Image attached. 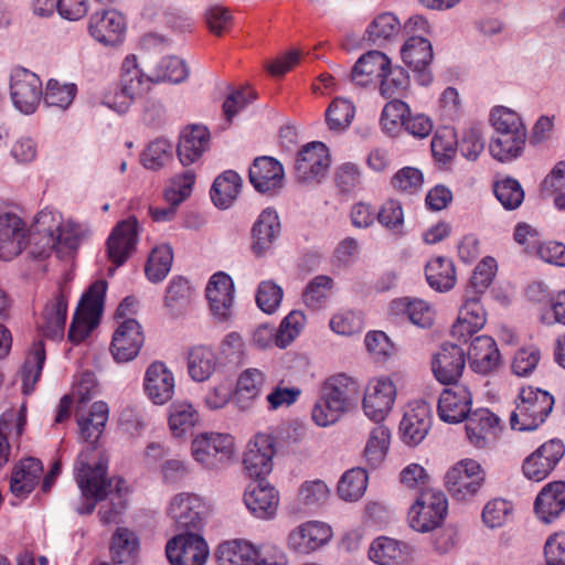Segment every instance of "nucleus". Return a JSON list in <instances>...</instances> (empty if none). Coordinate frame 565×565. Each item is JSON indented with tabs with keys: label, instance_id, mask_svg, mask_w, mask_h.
I'll list each match as a JSON object with an SVG mask.
<instances>
[{
	"label": "nucleus",
	"instance_id": "1",
	"mask_svg": "<svg viewBox=\"0 0 565 565\" xmlns=\"http://www.w3.org/2000/svg\"><path fill=\"white\" fill-rule=\"evenodd\" d=\"M95 456V449H88L78 456L77 483L86 499L102 501L109 497V500L100 505L98 516L103 524L117 523L126 509V492L121 488L122 480L117 479L115 489H113V480L106 477V463L103 458L98 457L97 461L90 463Z\"/></svg>",
	"mask_w": 565,
	"mask_h": 565
},
{
	"label": "nucleus",
	"instance_id": "2",
	"mask_svg": "<svg viewBox=\"0 0 565 565\" xmlns=\"http://www.w3.org/2000/svg\"><path fill=\"white\" fill-rule=\"evenodd\" d=\"M153 83V75L143 74L138 67L136 56H127L121 64L119 83L105 94L104 103L118 113H125L132 100L143 96Z\"/></svg>",
	"mask_w": 565,
	"mask_h": 565
},
{
	"label": "nucleus",
	"instance_id": "3",
	"mask_svg": "<svg viewBox=\"0 0 565 565\" xmlns=\"http://www.w3.org/2000/svg\"><path fill=\"white\" fill-rule=\"evenodd\" d=\"M52 218L51 213L41 212L32 230L15 214L0 215V259L11 260L22 253L35 234L46 232L43 226Z\"/></svg>",
	"mask_w": 565,
	"mask_h": 565
},
{
	"label": "nucleus",
	"instance_id": "4",
	"mask_svg": "<svg viewBox=\"0 0 565 565\" xmlns=\"http://www.w3.org/2000/svg\"><path fill=\"white\" fill-rule=\"evenodd\" d=\"M554 398L546 391L532 386L521 387L515 399V408L510 416L512 429H536L552 412Z\"/></svg>",
	"mask_w": 565,
	"mask_h": 565
},
{
	"label": "nucleus",
	"instance_id": "5",
	"mask_svg": "<svg viewBox=\"0 0 565 565\" xmlns=\"http://www.w3.org/2000/svg\"><path fill=\"white\" fill-rule=\"evenodd\" d=\"M447 512L448 500L443 491L423 489L409 508V525L418 532L433 531L443 524Z\"/></svg>",
	"mask_w": 565,
	"mask_h": 565
},
{
	"label": "nucleus",
	"instance_id": "6",
	"mask_svg": "<svg viewBox=\"0 0 565 565\" xmlns=\"http://www.w3.org/2000/svg\"><path fill=\"white\" fill-rule=\"evenodd\" d=\"M105 292L106 284L104 281H96L82 297L68 331V340L72 343H81L98 326L103 312Z\"/></svg>",
	"mask_w": 565,
	"mask_h": 565
},
{
	"label": "nucleus",
	"instance_id": "7",
	"mask_svg": "<svg viewBox=\"0 0 565 565\" xmlns=\"http://www.w3.org/2000/svg\"><path fill=\"white\" fill-rule=\"evenodd\" d=\"M486 481V471L475 459L466 458L452 465L444 477V483L457 501L473 498Z\"/></svg>",
	"mask_w": 565,
	"mask_h": 565
},
{
	"label": "nucleus",
	"instance_id": "8",
	"mask_svg": "<svg viewBox=\"0 0 565 565\" xmlns=\"http://www.w3.org/2000/svg\"><path fill=\"white\" fill-rule=\"evenodd\" d=\"M191 452L194 460L203 467L217 469L231 460L234 440L226 434L203 433L192 440Z\"/></svg>",
	"mask_w": 565,
	"mask_h": 565
},
{
	"label": "nucleus",
	"instance_id": "9",
	"mask_svg": "<svg viewBox=\"0 0 565 565\" xmlns=\"http://www.w3.org/2000/svg\"><path fill=\"white\" fill-rule=\"evenodd\" d=\"M10 95L21 113L32 114L43 97L42 82L35 73L17 67L11 73Z\"/></svg>",
	"mask_w": 565,
	"mask_h": 565
},
{
	"label": "nucleus",
	"instance_id": "10",
	"mask_svg": "<svg viewBox=\"0 0 565 565\" xmlns=\"http://www.w3.org/2000/svg\"><path fill=\"white\" fill-rule=\"evenodd\" d=\"M330 166L328 148L322 142H311L301 148L295 161V177L300 183H319Z\"/></svg>",
	"mask_w": 565,
	"mask_h": 565
},
{
	"label": "nucleus",
	"instance_id": "11",
	"mask_svg": "<svg viewBox=\"0 0 565 565\" xmlns=\"http://www.w3.org/2000/svg\"><path fill=\"white\" fill-rule=\"evenodd\" d=\"M145 343V333L138 320L120 321L116 324L109 351L118 363L135 360Z\"/></svg>",
	"mask_w": 565,
	"mask_h": 565
},
{
	"label": "nucleus",
	"instance_id": "12",
	"mask_svg": "<svg viewBox=\"0 0 565 565\" xmlns=\"http://www.w3.org/2000/svg\"><path fill=\"white\" fill-rule=\"evenodd\" d=\"M166 554L171 565H204L209 547L202 536L185 533L174 536L167 543Z\"/></svg>",
	"mask_w": 565,
	"mask_h": 565
},
{
	"label": "nucleus",
	"instance_id": "13",
	"mask_svg": "<svg viewBox=\"0 0 565 565\" xmlns=\"http://www.w3.org/2000/svg\"><path fill=\"white\" fill-rule=\"evenodd\" d=\"M565 447L558 439H551L527 456L522 465L524 476L532 481L544 480L564 457Z\"/></svg>",
	"mask_w": 565,
	"mask_h": 565
},
{
	"label": "nucleus",
	"instance_id": "14",
	"mask_svg": "<svg viewBox=\"0 0 565 565\" xmlns=\"http://www.w3.org/2000/svg\"><path fill=\"white\" fill-rule=\"evenodd\" d=\"M207 514L209 505L193 493L174 495L169 507V515L181 529L200 530Z\"/></svg>",
	"mask_w": 565,
	"mask_h": 565
},
{
	"label": "nucleus",
	"instance_id": "15",
	"mask_svg": "<svg viewBox=\"0 0 565 565\" xmlns=\"http://www.w3.org/2000/svg\"><path fill=\"white\" fill-rule=\"evenodd\" d=\"M396 398V386L388 377L374 379L367 384L363 409L374 422L383 420L391 412Z\"/></svg>",
	"mask_w": 565,
	"mask_h": 565
},
{
	"label": "nucleus",
	"instance_id": "16",
	"mask_svg": "<svg viewBox=\"0 0 565 565\" xmlns=\"http://www.w3.org/2000/svg\"><path fill=\"white\" fill-rule=\"evenodd\" d=\"M138 242V222L129 217L119 222L111 231L106 252L108 259L116 266H121L135 252Z\"/></svg>",
	"mask_w": 565,
	"mask_h": 565
},
{
	"label": "nucleus",
	"instance_id": "17",
	"mask_svg": "<svg viewBox=\"0 0 565 565\" xmlns=\"http://www.w3.org/2000/svg\"><path fill=\"white\" fill-rule=\"evenodd\" d=\"M472 394L466 385H452L439 395L437 413L441 420L450 424L461 423L471 414Z\"/></svg>",
	"mask_w": 565,
	"mask_h": 565
},
{
	"label": "nucleus",
	"instance_id": "18",
	"mask_svg": "<svg viewBox=\"0 0 565 565\" xmlns=\"http://www.w3.org/2000/svg\"><path fill=\"white\" fill-rule=\"evenodd\" d=\"M275 454L274 438L267 434H257L247 444L243 466L250 478H263L273 469Z\"/></svg>",
	"mask_w": 565,
	"mask_h": 565
},
{
	"label": "nucleus",
	"instance_id": "19",
	"mask_svg": "<svg viewBox=\"0 0 565 565\" xmlns=\"http://www.w3.org/2000/svg\"><path fill=\"white\" fill-rule=\"evenodd\" d=\"M465 367L466 353L456 344L441 347L431 360L433 374L444 385H459Z\"/></svg>",
	"mask_w": 565,
	"mask_h": 565
},
{
	"label": "nucleus",
	"instance_id": "20",
	"mask_svg": "<svg viewBox=\"0 0 565 565\" xmlns=\"http://www.w3.org/2000/svg\"><path fill=\"white\" fill-rule=\"evenodd\" d=\"M487 322V312L480 297H466L459 309L457 320L451 327V337L459 342H467L480 331Z\"/></svg>",
	"mask_w": 565,
	"mask_h": 565
},
{
	"label": "nucleus",
	"instance_id": "21",
	"mask_svg": "<svg viewBox=\"0 0 565 565\" xmlns=\"http://www.w3.org/2000/svg\"><path fill=\"white\" fill-rule=\"evenodd\" d=\"M502 429L500 418L488 408L473 411L466 422L469 441L477 448L492 445Z\"/></svg>",
	"mask_w": 565,
	"mask_h": 565
},
{
	"label": "nucleus",
	"instance_id": "22",
	"mask_svg": "<svg viewBox=\"0 0 565 565\" xmlns=\"http://www.w3.org/2000/svg\"><path fill=\"white\" fill-rule=\"evenodd\" d=\"M332 537L331 527L320 521H308L288 535V545L297 553L308 554L328 543Z\"/></svg>",
	"mask_w": 565,
	"mask_h": 565
},
{
	"label": "nucleus",
	"instance_id": "23",
	"mask_svg": "<svg viewBox=\"0 0 565 565\" xmlns=\"http://www.w3.org/2000/svg\"><path fill=\"white\" fill-rule=\"evenodd\" d=\"M281 163L271 157H258L249 168V181L260 193L273 194L284 185Z\"/></svg>",
	"mask_w": 565,
	"mask_h": 565
},
{
	"label": "nucleus",
	"instance_id": "24",
	"mask_svg": "<svg viewBox=\"0 0 565 565\" xmlns=\"http://www.w3.org/2000/svg\"><path fill=\"white\" fill-rule=\"evenodd\" d=\"M125 30V18L116 10L97 11L89 19L90 35L106 45L121 42Z\"/></svg>",
	"mask_w": 565,
	"mask_h": 565
},
{
	"label": "nucleus",
	"instance_id": "25",
	"mask_svg": "<svg viewBox=\"0 0 565 565\" xmlns=\"http://www.w3.org/2000/svg\"><path fill=\"white\" fill-rule=\"evenodd\" d=\"M66 315L67 294L61 288L45 305L41 318L38 321L39 330L46 338H62L66 323Z\"/></svg>",
	"mask_w": 565,
	"mask_h": 565
},
{
	"label": "nucleus",
	"instance_id": "26",
	"mask_svg": "<svg viewBox=\"0 0 565 565\" xmlns=\"http://www.w3.org/2000/svg\"><path fill=\"white\" fill-rule=\"evenodd\" d=\"M145 391L149 398L162 405L170 401L174 393V377L162 362L151 363L145 375Z\"/></svg>",
	"mask_w": 565,
	"mask_h": 565
},
{
	"label": "nucleus",
	"instance_id": "27",
	"mask_svg": "<svg viewBox=\"0 0 565 565\" xmlns=\"http://www.w3.org/2000/svg\"><path fill=\"white\" fill-rule=\"evenodd\" d=\"M468 359L472 371L482 375L494 372L501 363L498 345L488 335H479L472 340L468 351Z\"/></svg>",
	"mask_w": 565,
	"mask_h": 565
},
{
	"label": "nucleus",
	"instance_id": "28",
	"mask_svg": "<svg viewBox=\"0 0 565 565\" xmlns=\"http://www.w3.org/2000/svg\"><path fill=\"white\" fill-rule=\"evenodd\" d=\"M43 466L39 459L24 458L17 462L11 471L10 491L17 498L28 497L39 484Z\"/></svg>",
	"mask_w": 565,
	"mask_h": 565
},
{
	"label": "nucleus",
	"instance_id": "29",
	"mask_svg": "<svg viewBox=\"0 0 565 565\" xmlns=\"http://www.w3.org/2000/svg\"><path fill=\"white\" fill-rule=\"evenodd\" d=\"M244 502L247 509L257 518H273L278 509L279 493L267 482L259 481L250 486L245 494Z\"/></svg>",
	"mask_w": 565,
	"mask_h": 565
},
{
	"label": "nucleus",
	"instance_id": "30",
	"mask_svg": "<svg viewBox=\"0 0 565 565\" xmlns=\"http://www.w3.org/2000/svg\"><path fill=\"white\" fill-rule=\"evenodd\" d=\"M534 510L539 519L550 523L565 511V481H552L539 492Z\"/></svg>",
	"mask_w": 565,
	"mask_h": 565
},
{
	"label": "nucleus",
	"instance_id": "31",
	"mask_svg": "<svg viewBox=\"0 0 565 565\" xmlns=\"http://www.w3.org/2000/svg\"><path fill=\"white\" fill-rule=\"evenodd\" d=\"M206 298L214 316L225 319L231 313L234 299V285L224 273L214 274L206 286Z\"/></svg>",
	"mask_w": 565,
	"mask_h": 565
},
{
	"label": "nucleus",
	"instance_id": "32",
	"mask_svg": "<svg viewBox=\"0 0 565 565\" xmlns=\"http://www.w3.org/2000/svg\"><path fill=\"white\" fill-rule=\"evenodd\" d=\"M108 406L104 402H95L89 409L77 406L76 420L85 441L93 445L99 439L108 420Z\"/></svg>",
	"mask_w": 565,
	"mask_h": 565
},
{
	"label": "nucleus",
	"instance_id": "33",
	"mask_svg": "<svg viewBox=\"0 0 565 565\" xmlns=\"http://www.w3.org/2000/svg\"><path fill=\"white\" fill-rule=\"evenodd\" d=\"M320 394L347 413L359 394V387L352 377L340 373L329 376L322 383Z\"/></svg>",
	"mask_w": 565,
	"mask_h": 565
},
{
	"label": "nucleus",
	"instance_id": "34",
	"mask_svg": "<svg viewBox=\"0 0 565 565\" xmlns=\"http://www.w3.org/2000/svg\"><path fill=\"white\" fill-rule=\"evenodd\" d=\"M210 132L206 127L193 125L184 128L178 145V157L183 166L194 163L209 148Z\"/></svg>",
	"mask_w": 565,
	"mask_h": 565
},
{
	"label": "nucleus",
	"instance_id": "35",
	"mask_svg": "<svg viewBox=\"0 0 565 565\" xmlns=\"http://www.w3.org/2000/svg\"><path fill=\"white\" fill-rule=\"evenodd\" d=\"M430 428L429 408L425 403H417L405 414L399 425V430L408 445L419 444Z\"/></svg>",
	"mask_w": 565,
	"mask_h": 565
},
{
	"label": "nucleus",
	"instance_id": "36",
	"mask_svg": "<svg viewBox=\"0 0 565 565\" xmlns=\"http://www.w3.org/2000/svg\"><path fill=\"white\" fill-rule=\"evenodd\" d=\"M82 236L83 232L78 225L63 223L56 227V234L47 230V233L43 236L45 243L40 254H46L55 248L56 252L63 256L72 254L78 248Z\"/></svg>",
	"mask_w": 565,
	"mask_h": 565
},
{
	"label": "nucleus",
	"instance_id": "37",
	"mask_svg": "<svg viewBox=\"0 0 565 565\" xmlns=\"http://www.w3.org/2000/svg\"><path fill=\"white\" fill-rule=\"evenodd\" d=\"M393 316H406L408 320L420 328H429L435 320V309L422 299L398 298L391 302Z\"/></svg>",
	"mask_w": 565,
	"mask_h": 565
},
{
	"label": "nucleus",
	"instance_id": "38",
	"mask_svg": "<svg viewBox=\"0 0 565 565\" xmlns=\"http://www.w3.org/2000/svg\"><path fill=\"white\" fill-rule=\"evenodd\" d=\"M408 555L409 548L405 543L386 536L375 539L369 548L370 559L379 565H401Z\"/></svg>",
	"mask_w": 565,
	"mask_h": 565
},
{
	"label": "nucleus",
	"instance_id": "39",
	"mask_svg": "<svg viewBox=\"0 0 565 565\" xmlns=\"http://www.w3.org/2000/svg\"><path fill=\"white\" fill-rule=\"evenodd\" d=\"M390 60L380 51H370L362 55L352 70V79L359 85H366L373 79H381L388 70Z\"/></svg>",
	"mask_w": 565,
	"mask_h": 565
},
{
	"label": "nucleus",
	"instance_id": "40",
	"mask_svg": "<svg viewBox=\"0 0 565 565\" xmlns=\"http://www.w3.org/2000/svg\"><path fill=\"white\" fill-rule=\"evenodd\" d=\"M425 275L428 285L438 291L452 289L457 281V274L454 262L444 256L431 258L425 267Z\"/></svg>",
	"mask_w": 565,
	"mask_h": 565
},
{
	"label": "nucleus",
	"instance_id": "41",
	"mask_svg": "<svg viewBox=\"0 0 565 565\" xmlns=\"http://www.w3.org/2000/svg\"><path fill=\"white\" fill-rule=\"evenodd\" d=\"M242 184V178L235 171H224L213 182L211 189L212 202L220 209L230 207L237 199Z\"/></svg>",
	"mask_w": 565,
	"mask_h": 565
},
{
	"label": "nucleus",
	"instance_id": "42",
	"mask_svg": "<svg viewBox=\"0 0 565 565\" xmlns=\"http://www.w3.org/2000/svg\"><path fill=\"white\" fill-rule=\"evenodd\" d=\"M280 230L278 215L273 210H265L253 226V249L262 254L268 249Z\"/></svg>",
	"mask_w": 565,
	"mask_h": 565
},
{
	"label": "nucleus",
	"instance_id": "43",
	"mask_svg": "<svg viewBox=\"0 0 565 565\" xmlns=\"http://www.w3.org/2000/svg\"><path fill=\"white\" fill-rule=\"evenodd\" d=\"M330 495L327 483L320 479L307 480L298 489L296 509L301 512H311L323 505Z\"/></svg>",
	"mask_w": 565,
	"mask_h": 565
},
{
	"label": "nucleus",
	"instance_id": "44",
	"mask_svg": "<svg viewBox=\"0 0 565 565\" xmlns=\"http://www.w3.org/2000/svg\"><path fill=\"white\" fill-rule=\"evenodd\" d=\"M257 548L244 540L226 541L218 545L216 559L218 565H250Z\"/></svg>",
	"mask_w": 565,
	"mask_h": 565
},
{
	"label": "nucleus",
	"instance_id": "45",
	"mask_svg": "<svg viewBox=\"0 0 565 565\" xmlns=\"http://www.w3.org/2000/svg\"><path fill=\"white\" fill-rule=\"evenodd\" d=\"M403 62L414 72H424L433 60V49L423 36L409 38L401 50Z\"/></svg>",
	"mask_w": 565,
	"mask_h": 565
},
{
	"label": "nucleus",
	"instance_id": "46",
	"mask_svg": "<svg viewBox=\"0 0 565 565\" xmlns=\"http://www.w3.org/2000/svg\"><path fill=\"white\" fill-rule=\"evenodd\" d=\"M265 381V374L258 369H247L239 374L236 383L235 399L241 407H247L260 395Z\"/></svg>",
	"mask_w": 565,
	"mask_h": 565
},
{
	"label": "nucleus",
	"instance_id": "47",
	"mask_svg": "<svg viewBox=\"0 0 565 565\" xmlns=\"http://www.w3.org/2000/svg\"><path fill=\"white\" fill-rule=\"evenodd\" d=\"M525 140L526 131L494 135L490 141L489 150L495 160L507 162L520 156Z\"/></svg>",
	"mask_w": 565,
	"mask_h": 565
},
{
	"label": "nucleus",
	"instance_id": "48",
	"mask_svg": "<svg viewBox=\"0 0 565 565\" xmlns=\"http://www.w3.org/2000/svg\"><path fill=\"white\" fill-rule=\"evenodd\" d=\"M497 262L493 257L487 256L482 258L473 269L463 295H466V297L482 298L487 289L490 287L497 274Z\"/></svg>",
	"mask_w": 565,
	"mask_h": 565
},
{
	"label": "nucleus",
	"instance_id": "49",
	"mask_svg": "<svg viewBox=\"0 0 565 565\" xmlns=\"http://www.w3.org/2000/svg\"><path fill=\"white\" fill-rule=\"evenodd\" d=\"M44 361V343L42 341L34 342L21 370L22 391L24 394L33 392L34 386L41 376Z\"/></svg>",
	"mask_w": 565,
	"mask_h": 565
},
{
	"label": "nucleus",
	"instance_id": "50",
	"mask_svg": "<svg viewBox=\"0 0 565 565\" xmlns=\"http://www.w3.org/2000/svg\"><path fill=\"white\" fill-rule=\"evenodd\" d=\"M216 365L215 354L212 349L199 345L194 347L188 359V370L190 376L196 382L207 380L214 372Z\"/></svg>",
	"mask_w": 565,
	"mask_h": 565
},
{
	"label": "nucleus",
	"instance_id": "51",
	"mask_svg": "<svg viewBox=\"0 0 565 565\" xmlns=\"http://www.w3.org/2000/svg\"><path fill=\"white\" fill-rule=\"evenodd\" d=\"M390 444V431L382 425H376L370 431L363 451V458L371 468L379 467L387 452Z\"/></svg>",
	"mask_w": 565,
	"mask_h": 565
},
{
	"label": "nucleus",
	"instance_id": "52",
	"mask_svg": "<svg viewBox=\"0 0 565 565\" xmlns=\"http://www.w3.org/2000/svg\"><path fill=\"white\" fill-rule=\"evenodd\" d=\"M138 547L136 534L126 527H118L111 537V558L118 564L129 563L135 558Z\"/></svg>",
	"mask_w": 565,
	"mask_h": 565
},
{
	"label": "nucleus",
	"instance_id": "53",
	"mask_svg": "<svg viewBox=\"0 0 565 565\" xmlns=\"http://www.w3.org/2000/svg\"><path fill=\"white\" fill-rule=\"evenodd\" d=\"M200 420L199 412L188 402H175L170 407L169 426L175 437H181Z\"/></svg>",
	"mask_w": 565,
	"mask_h": 565
},
{
	"label": "nucleus",
	"instance_id": "54",
	"mask_svg": "<svg viewBox=\"0 0 565 565\" xmlns=\"http://www.w3.org/2000/svg\"><path fill=\"white\" fill-rule=\"evenodd\" d=\"M355 115V107L349 99L337 97L326 110V121L330 130L343 131L352 122Z\"/></svg>",
	"mask_w": 565,
	"mask_h": 565
},
{
	"label": "nucleus",
	"instance_id": "55",
	"mask_svg": "<svg viewBox=\"0 0 565 565\" xmlns=\"http://www.w3.org/2000/svg\"><path fill=\"white\" fill-rule=\"evenodd\" d=\"M367 473L363 468L348 470L339 481L338 493L345 501H356L365 492Z\"/></svg>",
	"mask_w": 565,
	"mask_h": 565
},
{
	"label": "nucleus",
	"instance_id": "56",
	"mask_svg": "<svg viewBox=\"0 0 565 565\" xmlns=\"http://www.w3.org/2000/svg\"><path fill=\"white\" fill-rule=\"evenodd\" d=\"M409 107L399 99L388 102L381 115V126L390 136H396L403 129Z\"/></svg>",
	"mask_w": 565,
	"mask_h": 565
},
{
	"label": "nucleus",
	"instance_id": "57",
	"mask_svg": "<svg viewBox=\"0 0 565 565\" xmlns=\"http://www.w3.org/2000/svg\"><path fill=\"white\" fill-rule=\"evenodd\" d=\"M172 260V248L169 245L154 247L146 265V274L148 278L152 281L162 280L170 271Z\"/></svg>",
	"mask_w": 565,
	"mask_h": 565
},
{
	"label": "nucleus",
	"instance_id": "58",
	"mask_svg": "<svg viewBox=\"0 0 565 565\" xmlns=\"http://www.w3.org/2000/svg\"><path fill=\"white\" fill-rule=\"evenodd\" d=\"M8 415L6 418L3 427L0 429V435H4L6 439L10 441L12 445L19 447L21 436L25 429L26 425V406L25 403L21 404L19 408H10L6 411L1 417L0 422Z\"/></svg>",
	"mask_w": 565,
	"mask_h": 565
},
{
	"label": "nucleus",
	"instance_id": "59",
	"mask_svg": "<svg viewBox=\"0 0 565 565\" xmlns=\"http://www.w3.org/2000/svg\"><path fill=\"white\" fill-rule=\"evenodd\" d=\"M494 135H505L526 131L520 116L503 106L495 107L490 115Z\"/></svg>",
	"mask_w": 565,
	"mask_h": 565
},
{
	"label": "nucleus",
	"instance_id": "60",
	"mask_svg": "<svg viewBox=\"0 0 565 565\" xmlns=\"http://www.w3.org/2000/svg\"><path fill=\"white\" fill-rule=\"evenodd\" d=\"M75 95L76 85L61 84L56 79H50L43 94V99L47 106L65 109L72 104Z\"/></svg>",
	"mask_w": 565,
	"mask_h": 565
},
{
	"label": "nucleus",
	"instance_id": "61",
	"mask_svg": "<svg viewBox=\"0 0 565 565\" xmlns=\"http://www.w3.org/2000/svg\"><path fill=\"white\" fill-rule=\"evenodd\" d=\"M331 288V278L317 276L308 284L302 294L305 305L312 310L320 309L329 297Z\"/></svg>",
	"mask_w": 565,
	"mask_h": 565
},
{
	"label": "nucleus",
	"instance_id": "62",
	"mask_svg": "<svg viewBox=\"0 0 565 565\" xmlns=\"http://www.w3.org/2000/svg\"><path fill=\"white\" fill-rule=\"evenodd\" d=\"M513 504L501 498L489 501L482 511L483 523L491 527H500L512 516Z\"/></svg>",
	"mask_w": 565,
	"mask_h": 565
},
{
	"label": "nucleus",
	"instance_id": "63",
	"mask_svg": "<svg viewBox=\"0 0 565 565\" xmlns=\"http://www.w3.org/2000/svg\"><path fill=\"white\" fill-rule=\"evenodd\" d=\"M306 322L303 312L292 310L280 323L276 332L275 343L279 348L287 347L300 333Z\"/></svg>",
	"mask_w": 565,
	"mask_h": 565
},
{
	"label": "nucleus",
	"instance_id": "64",
	"mask_svg": "<svg viewBox=\"0 0 565 565\" xmlns=\"http://www.w3.org/2000/svg\"><path fill=\"white\" fill-rule=\"evenodd\" d=\"M494 194L507 210L519 207L524 199V192L520 183L510 178L495 183Z\"/></svg>",
	"mask_w": 565,
	"mask_h": 565
}]
</instances>
